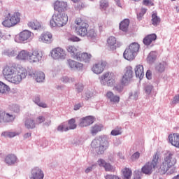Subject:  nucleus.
I'll use <instances>...</instances> for the list:
<instances>
[{
  "mask_svg": "<svg viewBox=\"0 0 179 179\" xmlns=\"http://www.w3.org/2000/svg\"><path fill=\"white\" fill-rule=\"evenodd\" d=\"M139 157H141V153L139 152H134L131 156L133 160H138Z\"/></svg>",
  "mask_w": 179,
  "mask_h": 179,
  "instance_id": "4d7b16f0",
  "label": "nucleus"
},
{
  "mask_svg": "<svg viewBox=\"0 0 179 179\" xmlns=\"http://www.w3.org/2000/svg\"><path fill=\"white\" fill-rule=\"evenodd\" d=\"M179 103V94L174 96L173 100L172 101V104H177Z\"/></svg>",
  "mask_w": 179,
  "mask_h": 179,
  "instance_id": "69168bd1",
  "label": "nucleus"
},
{
  "mask_svg": "<svg viewBox=\"0 0 179 179\" xmlns=\"http://www.w3.org/2000/svg\"><path fill=\"white\" fill-rule=\"evenodd\" d=\"M3 78L10 83L20 85L27 76V70L24 67H15L13 66H6L2 71Z\"/></svg>",
  "mask_w": 179,
  "mask_h": 179,
  "instance_id": "f257e3e1",
  "label": "nucleus"
},
{
  "mask_svg": "<svg viewBox=\"0 0 179 179\" xmlns=\"http://www.w3.org/2000/svg\"><path fill=\"white\" fill-rule=\"evenodd\" d=\"M33 101L36 106H38V107H42V108H47L48 106L47 103L44 102H41L40 96L36 95L33 98Z\"/></svg>",
  "mask_w": 179,
  "mask_h": 179,
  "instance_id": "2f4dec72",
  "label": "nucleus"
},
{
  "mask_svg": "<svg viewBox=\"0 0 179 179\" xmlns=\"http://www.w3.org/2000/svg\"><path fill=\"white\" fill-rule=\"evenodd\" d=\"M4 162L8 166H15L19 163V159L15 154H8L6 156Z\"/></svg>",
  "mask_w": 179,
  "mask_h": 179,
  "instance_id": "6ab92c4d",
  "label": "nucleus"
},
{
  "mask_svg": "<svg viewBox=\"0 0 179 179\" xmlns=\"http://www.w3.org/2000/svg\"><path fill=\"white\" fill-rule=\"evenodd\" d=\"M169 141L173 146L179 148V134L178 133L169 135Z\"/></svg>",
  "mask_w": 179,
  "mask_h": 179,
  "instance_id": "b1692460",
  "label": "nucleus"
},
{
  "mask_svg": "<svg viewBox=\"0 0 179 179\" xmlns=\"http://www.w3.org/2000/svg\"><path fill=\"white\" fill-rule=\"evenodd\" d=\"M67 7L68 4L65 1H57L54 3V9L57 12H65Z\"/></svg>",
  "mask_w": 179,
  "mask_h": 179,
  "instance_id": "412c9836",
  "label": "nucleus"
},
{
  "mask_svg": "<svg viewBox=\"0 0 179 179\" xmlns=\"http://www.w3.org/2000/svg\"><path fill=\"white\" fill-rule=\"evenodd\" d=\"M36 121L31 118H27L24 121V127L27 129H34L36 128Z\"/></svg>",
  "mask_w": 179,
  "mask_h": 179,
  "instance_id": "c85d7f7f",
  "label": "nucleus"
},
{
  "mask_svg": "<svg viewBox=\"0 0 179 179\" xmlns=\"http://www.w3.org/2000/svg\"><path fill=\"white\" fill-rule=\"evenodd\" d=\"M66 65L71 71H82L83 69V64L72 59H67Z\"/></svg>",
  "mask_w": 179,
  "mask_h": 179,
  "instance_id": "4468645a",
  "label": "nucleus"
},
{
  "mask_svg": "<svg viewBox=\"0 0 179 179\" xmlns=\"http://www.w3.org/2000/svg\"><path fill=\"white\" fill-rule=\"evenodd\" d=\"M156 38H157V36L155 34H152L146 36L143 41V44L145 45H150L153 41H155Z\"/></svg>",
  "mask_w": 179,
  "mask_h": 179,
  "instance_id": "cd10ccee",
  "label": "nucleus"
},
{
  "mask_svg": "<svg viewBox=\"0 0 179 179\" xmlns=\"http://www.w3.org/2000/svg\"><path fill=\"white\" fill-rule=\"evenodd\" d=\"M152 22L153 26H157L160 23V17L157 16V13H153L152 15Z\"/></svg>",
  "mask_w": 179,
  "mask_h": 179,
  "instance_id": "37998d69",
  "label": "nucleus"
},
{
  "mask_svg": "<svg viewBox=\"0 0 179 179\" xmlns=\"http://www.w3.org/2000/svg\"><path fill=\"white\" fill-rule=\"evenodd\" d=\"M17 134L13 131H4L1 134V136H4V138H15Z\"/></svg>",
  "mask_w": 179,
  "mask_h": 179,
  "instance_id": "a18cd8bd",
  "label": "nucleus"
},
{
  "mask_svg": "<svg viewBox=\"0 0 179 179\" xmlns=\"http://www.w3.org/2000/svg\"><path fill=\"white\" fill-rule=\"evenodd\" d=\"M115 90H117V92H118L119 93H121V92H122L124 87L121 85H117L116 86H115Z\"/></svg>",
  "mask_w": 179,
  "mask_h": 179,
  "instance_id": "e2e57ef3",
  "label": "nucleus"
},
{
  "mask_svg": "<svg viewBox=\"0 0 179 179\" xmlns=\"http://www.w3.org/2000/svg\"><path fill=\"white\" fill-rule=\"evenodd\" d=\"M36 124L37 125H40V124H43L45 127H50L51 125V115H48L47 117L44 115H39L36 119Z\"/></svg>",
  "mask_w": 179,
  "mask_h": 179,
  "instance_id": "a211bd4d",
  "label": "nucleus"
},
{
  "mask_svg": "<svg viewBox=\"0 0 179 179\" xmlns=\"http://www.w3.org/2000/svg\"><path fill=\"white\" fill-rule=\"evenodd\" d=\"M106 66H107V62L106 61H100L93 65L92 71L96 75H100V73H103L104 69H106Z\"/></svg>",
  "mask_w": 179,
  "mask_h": 179,
  "instance_id": "2eb2a0df",
  "label": "nucleus"
},
{
  "mask_svg": "<svg viewBox=\"0 0 179 179\" xmlns=\"http://www.w3.org/2000/svg\"><path fill=\"white\" fill-rule=\"evenodd\" d=\"M103 127L102 124H95L92 127H91L90 129V134L93 136H95V135H97L99 132H101V131H103Z\"/></svg>",
  "mask_w": 179,
  "mask_h": 179,
  "instance_id": "c756f323",
  "label": "nucleus"
},
{
  "mask_svg": "<svg viewBox=\"0 0 179 179\" xmlns=\"http://www.w3.org/2000/svg\"><path fill=\"white\" fill-rule=\"evenodd\" d=\"M176 163L177 159L174 157V152H168L164 158V161L159 167V173H161L162 174H165L166 173H167V171H169V169L173 167V166L176 164Z\"/></svg>",
  "mask_w": 179,
  "mask_h": 179,
  "instance_id": "20e7f679",
  "label": "nucleus"
},
{
  "mask_svg": "<svg viewBox=\"0 0 179 179\" xmlns=\"http://www.w3.org/2000/svg\"><path fill=\"white\" fill-rule=\"evenodd\" d=\"M60 80L63 83H73V82H75V78L64 76L60 78Z\"/></svg>",
  "mask_w": 179,
  "mask_h": 179,
  "instance_id": "a19ab883",
  "label": "nucleus"
},
{
  "mask_svg": "<svg viewBox=\"0 0 179 179\" xmlns=\"http://www.w3.org/2000/svg\"><path fill=\"white\" fill-rule=\"evenodd\" d=\"M85 141L86 138L84 136H81L74 139L73 141V145H75L76 146H80V145H83V143H85Z\"/></svg>",
  "mask_w": 179,
  "mask_h": 179,
  "instance_id": "58836bf2",
  "label": "nucleus"
},
{
  "mask_svg": "<svg viewBox=\"0 0 179 179\" xmlns=\"http://www.w3.org/2000/svg\"><path fill=\"white\" fill-rule=\"evenodd\" d=\"M73 29L75 30L77 36L80 37H86L87 36V29H89V24L80 18H77L75 20V25Z\"/></svg>",
  "mask_w": 179,
  "mask_h": 179,
  "instance_id": "6e6552de",
  "label": "nucleus"
},
{
  "mask_svg": "<svg viewBox=\"0 0 179 179\" xmlns=\"http://www.w3.org/2000/svg\"><path fill=\"white\" fill-rule=\"evenodd\" d=\"M93 122H94V117H93V116H86L80 119L78 127H80V128H85V127L92 125Z\"/></svg>",
  "mask_w": 179,
  "mask_h": 179,
  "instance_id": "f3484780",
  "label": "nucleus"
},
{
  "mask_svg": "<svg viewBox=\"0 0 179 179\" xmlns=\"http://www.w3.org/2000/svg\"><path fill=\"white\" fill-rule=\"evenodd\" d=\"M166 68H167V63H166V62H162V63L157 64L156 71L162 73L166 71Z\"/></svg>",
  "mask_w": 179,
  "mask_h": 179,
  "instance_id": "e433bc0d",
  "label": "nucleus"
},
{
  "mask_svg": "<svg viewBox=\"0 0 179 179\" xmlns=\"http://www.w3.org/2000/svg\"><path fill=\"white\" fill-rule=\"evenodd\" d=\"M66 50L71 56L73 58V59H76L79 55L80 52L78 51V48L75 45H70L66 47Z\"/></svg>",
  "mask_w": 179,
  "mask_h": 179,
  "instance_id": "5701e85b",
  "label": "nucleus"
},
{
  "mask_svg": "<svg viewBox=\"0 0 179 179\" xmlns=\"http://www.w3.org/2000/svg\"><path fill=\"white\" fill-rule=\"evenodd\" d=\"M27 26L32 30H38L41 27V24L37 20L29 22Z\"/></svg>",
  "mask_w": 179,
  "mask_h": 179,
  "instance_id": "72a5a7b5",
  "label": "nucleus"
},
{
  "mask_svg": "<svg viewBox=\"0 0 179 179\" xmlns=\"http://www.w3.org/2000/svg\"><path fill=\"white\" fill-rule=\"evenodd\" d=\"M106 99L110 101V103H113L114 104H117L120 103V96L115 95L113 92L108 91L106 93Z\"/></svg>",
  "mask_w": 179,
  "mask_h": 179,
  "instance_id": "393cba45",
  "label": "nucleus"
},
{
  "mask_svg": "<svg viewBox=\"0 0 179 179\" xmlns=\"http://www.w3.org/2000/svg\"><path fill=\"white\" fill-rule=\"evenodd\" d=\"M75 119H71L69 120V127H67L69 129H76V124L75 123Z\"/></svg>",
  "mask_w": 179,
  "mask_h": 179,
  "instance_id": "3c124183",
  "label": "nucleus"
},
{
  "mask_svg": "<svg viewBox=\"0 0 179 179\" xmlns=\"http://www.w3.org/2000/svg\"><path fill=\"white\" fill-rule=\"evenodd\" d=\"M57 131H59V132H66V131H69V128H68L65 124H62L58 126Z\"/></svg>",
  "mask_w": 179,
  "mask_h": 179,
  "instance_id": "8fccbe9b",
  "label": "nucleus"
},
{
  "mask_svg": "<svg viewBox=\"0 0 179 179\" xmlns=\"http://www.w3.org/2000/svg\"><path fill=\"white\" fill-rule=\"evenodd\" d=\"M69 40L70 41H80V39L78 36H71Z\"/></svg>",
  "mask_w": 179,
  "mask_h": 179,
  "instance_id": "774afa93",
  "label": "nucleus"
},
{
  "mask_svg": "<svg viewBox=\"0 0 179 179\" xmlns=\"http://www.w3.org/2000/svg\"><path fill=\"white\" fill-rule=\"evenodd\" d=\"M109 146L108 137L106 136L96 137L91 143V148L95 150L97 155H103Z\"/></svg>",
  "mask_w": 179,
  "mask_h": 179,
  "instance_id": "7ed1b4c3",
  "label": "nucleus"
},
{
  "mask_svg": "<svg viewBox=\"0 0 179 179\" xmlns=\"http://www.w3.org/2000/svg\"><path fill=\"white\" fill-rule=\"evenodd\" d=\"M159 164V154L155 152L152 157V159L150 162H147L142 168L141 171L143 174H146L147 176H150L156 169H157V166Z\"/></svg>",
  "mask_w": 179,
  "mask_h": 179,
  "instance_id": "423d86ee",
  "label": "nucleus"
},
{
  "mask_svg": "<svg viewBox=\"0 0 179 179\" xmlns=\"http://www.w3.org/2000/svg\"><path fill=\"white\" fill-rule=\"evenodd\" d=\"M50 23L51 27H64L68 23V15L64 13H55Z\"/></svg>",
  "mask_w": 179,
  "mask_h": 179,
  "instance_id": "39448f33",
  "label": "nucleus"
},
{
  "mask_svg": "<svg viewBox=\"0 0 179 179\" xmlns=\"http://www.w3.org/2000/svg\"><path fill=\"white\" fill-rule=\"evenodd\" d=\"M134 72L136 78H139L140 79L143 78L145 76V71H143V66L141 64H138L134 68Z\"/></svg>",
  "mask_w": 179,
  "mask_h": 179,
  "instance_id": "bb28decb",
  "label": "nucleus"
},
{
  "mask_svg": "<svg viewBox=\"0 0 179 179\" xmlns=\"http://www.w3.org/2000/svg\"><path fill=\"white\" fill-rule=\"evenodd\" d=\"M50 54L53 59H57V61H64L66 59V52L61 48L53 49L50 52Z\"/></svg>",
  "mask_w": 179,
  "mask_h": 179,
  "instance_id": "f8f14e48",
  "label": "nucleus"
},
{
  "mask_svg": "<svg viewBox=\"0 0 179 179\" xmlns=\"http://www.w3.org/2000/svg\"><path fill=\"white\" fill-rule=\"evenodd\" d=\"M107 8H108V1L101 0L100 1V9H101V10H106Z\"/></svg>",
  "mask_w": 179,
  "mask_h": 179,
  "instance_id": "49530a36",
  "label": "nucleus"
},
{
  "mask_svg": "<svg viewBox=\"0 0 179 179\" xmlns=\"http://www.w3.org/2000/svg\"><path fill=\"white\" fill-rule=\"evenodd\" d=\"M29 76H32V78H35L36 82L41 83L44 82V80L45 79V75L43 71L39 72H35L29 74Z\"/></svg>",
  "mask_w": 179,
  "mask_h": 179,
  "instance_id": "a878e982",
  "label": "nucleus"
},
{
  "mask_svg": "<svg viewBox=\"0 0 179 179\" xmlns=\"http://www.w3.org/2000/svg\"><path fill=\"white\" fill-rule=\"evenodd\" d=\"M76 59L77 61H80L81 62H90V59H92V55L87 52L81 53L80 52V53H78L77 59Z\"/></svg>",
  "mask_w": 179,
  "mask_h": 179,
  "instance_id": "4be33fe9",
  "label": "nucleus"
},
{
  "mask_svg": "<svg viewBox=\"0 0 179 179\" xmlns=\"http://www.w3.org/2000/svg\"><path fill=\"white\" fill-rule=\"evenodd\" d=\"M139 48H141V46L138 43H132L125 49L123 57L127 61H134L136 55H138V52H139Z\"/></svg>",
  "mask_w": 179,
  "mask_h": 179,
  "instance_id": "0eeeda50",
  "label": "nucleus"
},
{
  "mask_svg": "<svg viewBox=\"0 0 179 179\" xmlns=\"http://www.w3.org/2000/svg\"><path fill=\"white\" fill-rule=\"evenodd\" d=\"M21 15L19 12L13 13V14L8 13L5 17V20L2 22L4 27H13L16 26L17 23H20Z\"/></svg>",
  "mask_w": 179,
  "mask_h": 179,
  "instance_id": "1a4fd4ad",
  "label": "nucleus"
},
{
  "mask_svg": "<svg viewBox=\"0 0 179 179\" xmlns=\"http://www.w3.org/2000/svg\"><path fill=\"white\" fill-rule=\"evenodd\" d=\"M143 4L145 6H153V3L150 0H143Z\"/></svg>",
  "mask_w": 179,
  "mask_h": 179,
  "instance_id": "bf43d9fd",
  "label": "nucleus"
},
{
  "mask_svg": "<svg viewBox=\"0 0 179 179\" xmlns=\"http://www.w3.org/2000/svg\"><path fill=\"white\" fill-rule=\"evenodd\" d=\"M97 163L100 167H105V166L107 164V162H106V161L103 159H99Z\"/></svg>",
  "mask_w": 179,
  "mask_h": 179,
  "instance_id": "13d9d810",
  "label": "nucleus"
},
{
  "mask_svg": "<svg viewBox=\"0 0 179 179\" xmlns=\"http://www.w3.org/2000/svg\"><path fill=\"white\" fill-rule=\"evenodd\" d=\"M114 73L106 72L99 76V80L102 86H114L115 83Z\"/></svg>",
  "mask_w": 179,
  "mask_h": 179,
  "instance_id": "9d476101",
  "label": "nucleus"
},
{
  "mask_svg": "<svg viewBox=\"0 0 179 179\" xmlns=\"http://www.w3.org/2000/svg\"><path fill=\"white\" fill-rule=\"evenodd\" d=\"M144 90H145V93H146L147 94H150V93H152V90H153V85H146Z\"/></svg>",
  "mask_w": 179,
  "mask_h": 179,
  "instance_id": "864d4df0",
  "label": "nucleus"
},
{
  "mask_svg": "<svg viewBox=\"0 0 179 179\" xmlns=\"http://www.w3.org/2000/svg\"><path fill=\"white\" fill-rule=\"evenodd\" d=\"M108 45L112 51L115 50V44H117V39L114 36H110L107 40Z\"/></svg>",
  "mask_w": 179,
  "mask_h": 179,
  "instance_id": "473e14b6",
  "label": "nucleus"
},
{
  "mask_svg": "<svg viewBox=\"0 0 179 179\" xmlns=\"http://www.w3.org/2000/svg\"><path fill=\"white\" fill-rule=\"evenodd\" d=\"M94 166V164L88 166L86 169H85V173L86 174H89V173H90V171H92V170H93V167Z\"/></svg>",
  "mask_w": 179,
  "mask_h": 179,
  "instance_id": "338daca9",
  "label": "nucleus"
},
{
  "mask_svg": "<svg viewBox=\"0 0 179 179\" xmlns=\"http://www.w3.org/2000/svg\"><path fill=\"white\" fill-rule=\"evenodd\" d=\"M141 92H139V90H136L134 91H131L129 94V100H133L134 101H136L139 97V94Z\"/></svg>",
  "mask_w": 179,
  "mask_h": 179,
  "instance_id": "f704fd0d",
  "label": "nucleus"
},
{
  "mask_svg": "<svg viewBox=\"0 0 179 179\" xmlns=\"http://www.w3.org/2000/svg\"><path fill=\"white\" fill-rule=\"evenodd\" d=\"M6 55H8V57H15V55H17V50H7L5 51Z\"/></svg>",
  "mask_w": 179,
  "mask_h": 179,
  "instance_id": "09e8293b",
  "label": "nucleus"
},
{
  "mask_svg": "<svg viewBox=\"0 0 179 179\" xmlns=\"http://www.w3.org/2000/svg\"><path fill=\"white\" fill-rule=\"evenodd\" d=\"M12 110L14 113H19V111H20V107L18 105H13Z\"/></svg>",
  "mask_w": 179,
  "mask_h": 179,
  "instance_id": "052dcab7",
  "label": "nucleus"
},
{
  "mask_svg": "<svg viewBox=\"0 0 179 179\" xmlns=\"http://www.w3.org/2000/svg\"><path fill=\"white\" fill-rule=\"evenodd\" d=\"M75 90L77 93L83 92V84L79 83L75 85Z\"/></svg>",
  "mask_w": 179,
  "mask_h": 179,
  "instance_id": "603ef678",
  "label": "nucleus"
},
{
  "mask_svg": "<svg viewBox=\"0 0 179 179\" xmlns=\"http://www.w3.org/2000/svg\"><path fill=\"white\" fill-rule=\"evenodd\" d=\"M104 169L106 171H114L115 170V169H114V167L108 163H106V164L104 166Z\"/></svg>",
  "mask_w": 179,
  "mask_h": 179,
  "instance_id": "6e6d98bb",
  "label": "nucleus"
},
{
  "mask_svg": "<svg viewBox=\"0 0 179 179\" xmlns=\"http://www.w3.org/2000/svg\"><path fill=\"white\" fill-rule=\"evenodd\" d=\"M132 78H134V69L131 66H127L121 80L122 85H128L132 80Z\"/></svg>",
  "mask_w": 179,
  "mask_h": 179,
  "instance_id": "ddd939ff",
  "label": "nucleus"
},
{
  "mask_svg": "<svg viewBox=\"0 0 179 179\" xmlns=\"http://www.w3.org/2000/svg\"><path fill=\"white\" fill-rule=\"evenodd\" d=\"M29 178L30 179H43L44 172L38 166L34 167L31 171Z\"/></svg>",
  "mask_w": 179,
  "mask_h": 179,
  "instance_id": "dca6fc26",
  "label": "nucleus"
},
{
  "mask_svg": "<svg viewBox=\"0 0 179 179\" xmlns=\"http://www.w3.org/2000/svg\"><path fill=\"white\" fill-rule=\"evenodd\" d=\"M121 134H122V128L121 127H116L110 132V135L113 136H118V135H121Z\"/></svg>",
  "mask_w": 179,
  "mask_h": 179,
  "instance_id": "c03bdc74",
  "label": "nucleus"
},
{
  "mask_svg": "<svg viewBox=\"0 0 179 179\" xmlns=\"http://www.w3.org/2000/svg\"><path fill=\"white\" fill-rule=\"evenodd\" d=\"M81 107H83V103H76V105H74V108L73 110L74 111H78V110H80Z\"/></svg>",
  "mask_w": 179,
  "mask_h": 179,
  "instance_id": "680f3d73",
  "label": "nucleus"
},
{
  "mask_svg": "<svg viewBox=\"0 0 179 179\" xmlns=\"http://www.w3.org/2000/svg\"><path fill=\"white\" fill-rule=\"evenodd\" d=\"M146 8H141V12L137 14V19H138L139 20H142V17H143V15H145V13H146Z\"/></svg>",
  "mask_w": 179,
  "mask_h": 179,
  "instance_id": "5fc2aeb1",
  "label": "nucleus"
},
{
  "mask_svg": "<svg viewBox=\"0 0 179 179\" xmlns=\"http://www.w3.org/2000/svg\"><path fill=\"white\" fill-rule=\"evenodd\" d=\"M33 36H34V34L27 29H25L16 35L15 42L20 44H26V43H29V41L31 40V37H33Z\"/></svg>",
  "mask_w": 179,
  "mask_h": 179,
  "instance_id": "9b49d317",
  "label": "nucleus"
},
{
  "mask_svg": "<svg viewBox=\"0 0 179 179\" xmlns=\"http://www.w3.org/2000/svg\"><path fill=\"white\" fill-rule=\"evenodd\" d=\"M86 36L88 37V38H96V37H97V34L94 29H90V31H87Z\"/></svg>",
  "mask_w": 179,
  "mask_h": 179,
  "instance_id": "de8ad7c7",
  "label": "nucleus"
},
{
  "mask_svg": "<svg viewBox=\"0 0 179 179\" xmlns=\"http://www.w3.org/2000/svg\"><path fill=\"white\" fill-rule=\"evenodd\" d=\"M39 41L45 43V44H51V43H52V34L50 32L42 34L39 36Z\"/></svg>",
  "mask_w": 179,
  "mask_h": 179,
  "instance_id": "aec40b11",
  "label": "nucleus"
},
{
  "mask_svg": "<svg viewBox=\"0 0 179 179\" xmlns=\"http://www.w3.org/2000/svg\"><path fill=\"white\" fill-rule=\"evenodd\" d=\"M119 27L120 30H122V31L127 33V31H128V27H129V20L124 19L120 22Z\"/></svg>",
  "mask_w": 179,
  "mask_h": 179,
  "instance_id": "7c9ffc66",
  "label": "nucleus"
},
{
  "mask_svg": "<svg viewBox=\"0 0 179 179\" xmlns=\"http://www.w3.org/2000/svg\"><path fill=\"white\" fill-rule=\"evenodd\" d=\"M9 91V87L3 82L0 81V94H3Z\"/></svg>",
  "mask_w": 179,
  "mask_h": 179,
  "instance_id": "79ce46f5",
  "label": "nucleus"
},
{
  "mask_svg": "<svg viewBox=\"0 0 179 179\" xmlns=\"http://www.w3.org/2000/svg\"><path fill=\"white\" fill-rule=\"evenodd\" d=\"M17 59L20 61H25L29 64H38L43 61V52L35 50L31 52L22 50L18 52L16 57Z\"/></svg>",
  "mask_w": 179,
  "mask_h": 179,
  "instance_id": "f03ea898",
  "label": "nucleus"
},
{
  "mask_svg": "<svg viewBox=\"0 0 179 179\" xmlns=\"http://www.w3.org/2000/svg\"><path fill=\"white\" fill-rule=\"evenodd\" d=\"M15 120V116L9 113L3 112V121L4 122H12Z\"/></svg>",
  "mask_w": 179,
  "mask_h": 179,
  "instance_id": "4c0bfd02",
  "label": "nucleus"
},
{
  "mask_svg": "<svg viewBox=\"0 0 179 179\" xmlns=\"http://www.w3.org/2000/svg\"><path fill=\"white\" fill-rule=\"evenodd\" d=\"M91 97H93V94L90 92H87L85 95V100H89Z\"/></svg>",
  "mask_w": 179,
  "mask_h": 179,
  "instance_id": "0e129e2a",
  "label": "nucleus"
},
{
  "mask_svg": "<svg viewBox=\"0 0 179 179\" xmlns=\"http://www.w3.org/2000/svg\"><path fill=\"white\" fill-rule=\"evenodd\" d=\"M156 58H157V52H150L147 57V61L149 64H153L156 61Z\"/></svg>",
  "mask_w": 179,
  "mask_h": 179,
  "instance_id": "c9c22d12",
  "label": "nucleus"
},
{
  "mask_svg": "<svg viewBox=\"0 0 179 179\" xmlns=\"http://www.w3.org/2000/svg\"><path fill=\"white\" fill-rule=\"evenodd\" d=\"M122 174L124 179H130L132 176V171L128 168H125L122 170Z\"/></svg>",
  "mask_w": 179,
  "mask_h": 179,
  "instance_id": "ea45409f",
  "label": "nucleus"
}]
</instances>
